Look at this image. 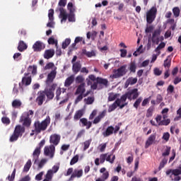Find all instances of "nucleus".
<instances>
[{
	"label": "nucleus",
	"instance_id": "nucleus-46",
	"mask_svg": "<svg viewBox=\"0 0 181 181\" xmlns=\"http://www.w3.org/2000/svg\"><path fill=\"white\" fill-rule=\"evenodd\" d=\"M91 139H90L89 140H86L83 142V151H87V149L90 148V145H91Z\"/></svg>",
	"mask_w": 181,
	"mask_h": 181
},
{
	"label": "nucleus",
	"instance_id": "nucleus-61",
	"mask_svg": "<svg viewBox=\"0 0 181 181\" xmlns=\"http://www.w3.org/2000/svg\"><path fill=\"white\" fill-rule=\"evenodd\" d=\"M33 110H29L28 112H24L22 115L24 117H27V118H30V115H33Z\"/></svg>",
	"mask_w": 181,
	"mask_h": 181
},
{
	"label": "nucleus",
	"instance_id": "nucleus-38",
	"mask_svg": "<svg viewBox=\"0 0 181 181\" xmlns=\"http://www.w3.org/2000/svg\"><path fill=\"white\" fill-rule=\"evenodd\" d=\"M167 163H168V158H163L158 166V170H162V169L165 168Z\"/></svg>",
	"mask_w": 181,
	"mask_h": 181
},
{
	"label": "nucleus",
	"instance_id": "nucleus-54",
	"mask_svg": "<svg viewBox=\"0 0 181 181\" xmlns=\"http://www.w3.org/2000/svg\"><path fill=\"white\" fill-rule=\"evenodd\" d=\"M107 155H108V153L100 154V163H104L107 159Z\"/></svg>",
	"mask_w": 181,
	"mask_h": 181
},
{
	"label": "nucleus",
	"instance_id": "nucleus-14",
	"mask_svg": "<svg viewBox=\"0 0 181 181\" xmlns=\"http://www.w3.org/2000/svg\"><path fill=\"white\" fill-rule=\"evenodd\" d=\"M19 122L22 124L23 128H30V125H32V118L27 117L26 116H24L22 115L20 117Z\"/></svg>",
	"mask_w": 181,
	"mask_h": 181
},
{
	"label": "nucleus",
	"instance_id": "nucleus-13",
	"mask_svg": "<svg viewBox=\"0 0 181 181\" xmlns=\"http://www.w3.org/2000/svg\"><path fill=\"white\" fill-rule=\"evenodd\" d=\"M55 152H56V147L53 144H51L49 146H46L44 148L45 156H48V158H49L50 159H53L54 158Z\"/></svg>",
	"mask_w": 181,
	"mask_h": 181
},
{
	"label": "nucleus",
	"instance_id": "nucleus-40",
	"mask_svg": "<svg viewBox=\"0 0 181 181\" xmlns=\"http://www.w3.org/2000/svg\"><path fill=\"white\" fill-rule=\"evenodd\" d=\"M142 100H143L142 97H139L136 99V101L133 105L134 107L136 108V110H138V107L141 105V103H142Z\"/></svg>",
	"mask_w": 181,
	"mask_h": 181
},
{
	"label": "nucleus",
	"instance_id": "nucleus-16",
	"mask_svg": "<svg viewBox=\"0 0 181 181\" xmlns=\"http://www.w3.org/2000/svg\"><path fill=\"white\" fill-rule=\"evenodd\" d=\"M60 139H61L60 135L54 134L50 136L49 142L50 144H52L54 146H57V145L60 144Z\"/></svg>",
	"mask_w": 181,
	"mask_h": 181
},
{
	"label": "nucleus",
	"instance_id": "nucleus-45",
	"mask_svg": "<svg viewBox=\"0 0 181 181\" xmlns=\"http://www.w3.org/2000/svg\"><path fill=\"white\" fill-rule=\"evenodd\" d=\"M71 43V40L70 38H66L63 42L62 47L63 49H66V47Z\"/></svg>",
	"mask_w": 181,
	"mask_h": 181
},
{
	"label": "nucleus",
	"instance_id": "nucleus-1",
	"mask_svg": "<svg viewBox=\"0 0 181 181\" xmlns=\"http://www.w3.org/2000/svg\"><path fill=\"white\" fill-rule=\"evenodd\" d=\"M50 116H47L46 118L42 120H35L33 124L34 129L32 130V132H35L36 135H39L41 132H45L47 129V127L50 125Z\"/></svg>",
	"mask_w": 181,
	"mask_h": 181
},
{
	"label": "nucleus",
	"instance_id": "nucleus-15",
	"mask_svg": "<svg viewBox=\"0 0 181 181\" xmlns=\"http://www.w3.org/2000/svg\"><path fill=\"white\" fill-rule=\"evenodd\" d=\"M155 141H156V134H151L147 139L145 144V148L148 149L151 146V145H153L155 144Z\"/></svg>",
	"mask_w": 181,
	"mask_h": 181
},
{
	"label": "nucleus",
	"instance_id": "nucleus-63",
	"mask_svg": "<svg viewBox=\"0 0 181 181\" xmlns=\"http://www.w3.org/2000/svg\"><path fill=\"white\" fill-rule=\"evenodd\" d=\"M170 138V134H169V132H165V133L163 134V139H164V141L168 142V141H169Z\"/></svg>",
	"mask_w": 181,
	"mask_h": 181
},
{
	"label": "nucleus",
	"instance_id": "nucleus-23",
	"mask_svg": "<svg viewBox=\"0 0 181 181\" xmlns=\"http://www.w3.org/2000/svg\"><path fill=\"white\" fill-rule=\"evenodd\" d=\"M100 173H102L100 179H103V180L105 181L108 179V177H110V172L107 170V168H100Z\"/></svg>",
	"mask_w": 181,
	"mask_h": 181
},
{
	"label": "nucleus",
	"instance_id": "nucleus-51",
	"mask_svg": "<svg viewBox=\"0 0 181 181\" xmlns=\"http://www.w3.org/2000/svg\"><path fill=\"white\" fill-rule=\"evenodd\" d=\"M170 124V119H163L158 123L159 126L165 125V127Z\"/></svg>",
	"mask_w": 181,
	"mask_h": 181
},
{
	"label": "nucleus",
	"instance_id": "nucleus-21",
	"mask_svg": "<svg viewBox=\"0 0 181 181\" xmlns=\"http://www.w3.org/2000/svg\"><path fill=\"white\" fill-rule=\"evenodd\" d=\"M105 115H107V110H104L93 119V124H96L101 122V119H103Z\"/></svg>",
	"mask_w": 181,
	"mask_h": 181
},
{
	"label": "nucleus",
	"instance_id": "nucleus-24",
	"mask_svg": "<svg viewBox=\"0 0 181 181\" xmlns=\"http://www.w3.org/2000/svg\"><path fill=\"white\" fill-rule=\"evenodd\" d=\"M121 103H122L121 98L120 99H117L113 104L109 106L108 112H112V111H114L117 108V105H119Z\"/></svg>",
	"mask_w": 181,
	"mask_h": 181
},
{
	"label": "nucleus",
	"instance_id": "nucleus-9",
	"mask_svg": "<svg viewBox=\"0 0 181 181\" xmlns=\"http://www.w3.org/2000/svg\"><path fill=\"white\" fill-rule=\"evenodd\" d=\"M56 76H57V67L54 66L52 71L47 74V79L45 80L46 87H50L53 84Z\"/></svg>",
	"mask_w": 181,
	"mask_h": 181
},
{
	"label": "nucleus",
	"instance_id": "nucleus-47",
	"mask_svg": "<svg viewBox=\"0 0 181 181\" xmlns=\"http://www.w3.org/2000/svg\"><path fill=\"white\" fill-rule=\"evenodd\" d=\"M53 177V170H48L47 174L45 175V179H47L48 180H52Z\"/></svg>",
	"mask_w": 181,
	"mask_h": 181
},
{
	"label": "nucleus",
	"instance_id": "nucleus-34",
	"mask_svg": "<svg viewBox=\"0 0 181 181\" xmlns=\"http://www.w3.org/2000/svg\"><path fill=\"white\" fill-rule=\"evenodd\" d=\"M32 168V160H28L27 163L25 164L23 172L27 173Z\"/></svg>",
	"mask_w": 181,
	"mask_h": 181
},
{
	"label": "nucleus",
	"instance_id": "nucleus-31",
	"mask_svg": "<svg viewBox=\"0 0 181 181\" xmlns=\"http://www.w3.org/2000/svg\"><path fill=\"white\" fill-rule=\"evenodd\" d=\"M73 83H74V76L71 75L65 80L64 87H70Z\"/></svg>",
	"mask_w": 181,
	"mask_h": 181
},
{
	"label": "nucleus",
	"instance_id": "nucleus-43",
	"mask_svg": "<svg viewBox=\"0 0 181 181\" xmlns=\"http://www.w3.org/2000/svg\"><path fill=\"white\" fill-rule=\"evenodd\" d=\"M13 59L15 62H21V60H22V54L20 52L15 53L13 56Z\"/></svg>",
	"mask_w": 181,
	"mask_h": 181
},
{
	"label": "nucleus",
	"instance_id": "nucleus-56",
	"mask_svg": "<svg viewBox=\"0 0 181 181\" xmlns=\"http://www.w3.org/2000/svg\"><path fill=\"white\" fill-rule=\"evenodd\" d=\"M129 70L132 73H135V71H136V64H135V62H131Z\"/></svg>",
	"mask_w": 181,
	"mask_h": 181
},
{
	"label": "nucleus",
	"instance_id": "nucleus-59",
	"mask_svg": "<svg viewBox=\"0 0 181 181\" xmlns=\"http://www.w3.org/2000/svg\"><path fill=\"white\" fill-rule=\"evenodd\" d=\"M54 64L53 62H49L48 64H46V66H45V70H49L50 69H54Z\"/></svg>",
	"mask_w": 181,
	"mask_h": 181
},
{
	"label": "nucleus",
	"instance_id": "nucleus-48",
	"mask_svg": "<svg viewBox=\"0 0 181 181\" xmlns=\"http://www.w3.org/2000/svg\"><path fill=\"white\" fill-rule=\"evenodd\" d=\"M47 163V160L45 158H42L40 163H38V169H42L45 165Z\"/></svg>",
	"mask_w": 181,
	"mask_h": 181
},
{
	"label": "nucleus",
	"instance_id": "nucleus-8",
	"mask_svg": "<svg viewBox=\"0 0 181 181\" xmlns=\"http://www.w3.org/2000/svg\"><path fill=\"white\" fill-rule=\"evenodd\" d=\"M45 144H46V140L42 139L38 144V147H37L33 153L34 165H36L39 161V156H40V150L43 146H45Z\"/></svg>",
	"mask_w": 181,
	"mask_h": 181
},
{
	"label": "nucleus",
	"instance_id": "nucleus-32",
	"mask_svg": "<svg viewBox=\"0 0 181 181\" xmlns=\"http://www.w3.org/2000/svg\"><path fill=\"white\" fill-rule=\"evenodd\" d=\"M11 105L13 108H21V107H22V101H21V100L16 99L13 100Z\"/></svg>",
	"mask_w": 181,
	"mask_h": 181
},
{
	"label": "nucleus",
	"instance_id": "nucleus-2",
	"mask_svg": "<svg viewBox=\"0 0 181 181\" xmlns=\"http://www.w3.org/2000/svg\"><path fill=\"white\" fill-rule=\"evenodd\" d=\"M89 94H91V90H87L86 93V83H81L74 93V95H78L75 99L74 104L77 105L78 103L83 100V98L88 97Z\"/></svg>",
	"mask_w": 181,
	"mask_h": 181
},
{
	"label": "nucleus",
	"instance_id": "nucleus-10",
	"mask_svg": "<svg viewBox=\"0 0 181 181\" xmlns=\"http://www.w3.org/2000/svg\"><path fill=\"white\" fill-rule=\"evenodd\" d=\"M56 87H57V83H52L49 86V88L46 86L45 89L42 90L47 100H53L54 98V90H56Z\"/></svg>",
	"mask_w": 181,
	"mask_h": 181
},
{
	"label": "nucleus",
	"instance_id": "nucleus-26",
	"mask_svg": "<svg viewBox=\"0 0 181 181\" xmlns=\"http://www.w3.org/2000/svg\"><path fill=\"white\" fill-rule=\"evenodd\" d=\"M72 70L75 74H77L81 70V63H80V61L73 64Z\"/></svg>",
	"mask_w": 181,
	"mask_h": 181
},
{
	"label": "nucleus",
	"instance_id": "nucleus-33",
	"mask_svg": "<svg viewBox=\"0 0 181 181\" xmlns=\"http://www.w3.org/2000/svg\"><path fill=\"white\" fill-rule=\"evenodd\" d=\"M154 112H155V106H150L146 111V117L147 118H151V117L153 115Z\"/></svg>",
	"mask_w": 181,
	"mask_h": 181
},
{
	"label": "nucleus",
	"instance_id": "nucleus-6",
	"mask_svg": "<svg viewBox=\"0 0 181 181\" xmlns=\"http://www.w3.org/2000/svg\"><path fill=\"white\" fill-rule=\"evenodd\" d=\"M104 87H108V80L100 77H98L96 81L90 86L91 90H103Z\"/></svg>",
	"mask_w": 181,
	"mask_h": 181
},
{
	"label": "nucleus",
	"instance_id": "nucleus-37",
	"mask_svg": "<svg viewBox=\"0 0 181 181\" xmlns=\"http://www.w3.org/2000/svg\"><path fill=\"white\" fill-rule=\"evenodd\" d=\"M67 8L69 11V13H74L76 12V6L73 5L71 2L68 4Z\"/></svg>",
	"mask_w": 181,
	"mask_h": 181
},
{
	"label": "nucleus",
	"instance_id": "nucleus-35",
	"mask_svg": "<svg viewBox=\"0 0 181 181\" xmlns=\"http://www.w3.org/2000/svg\"><path fill=\"white\" fill-rule=\"evenodd\" d=\"M169 57H170V56L167 57L166 59L164 61V63H163V66L166 69H170V66L172 64V60L169 59Z\"/></svg>",
	"mask_w": 181,
	"mask_h": 181
},
{
	"label": "nucleus",
	"instance_id": "nucleus-60",
	"mask_svg": "<svg viewBox=\"0 0 181 181\" xmlns=\"http://www.w3.org/2000/svg\"><path fill=\"white\" fill-rule=\"evenodd\" d=\"M116 99H117V94H114L112 93H109L108 101H114Z\"/></svg>",
	"mask_w": 181,
	"mask_h": 181
},
{
	"label": "nucleus",
	"instance_id": "nucleus-64",
	"mask_svg": "<svg viewBox=\"0 0 181 181\" xmlns=\"http://www.w3.org/2000/svg\"><path fill=\"white\" fill-rule=\"evenodd\" d=\"M43 175H45V172H40L35 176V180L40 181L42 180V177H43Z\"/></svg>",
	"mask_w": 181,
	"mask_h": 181
},
{
	"label": "nucleus",
	"instance_id": "nucleus-19",
	"mask_svg": "<svg viewBox=\"0 0 181 181\" xmlns=\"http://www.w3.org/2000/svg\"><path fill=\"white\" fill-rule=\"evenodd\" d=\"M45 47H46V46L41 41H36L33 45L34 52H42Z\"/></svg>",
	"mask_w": 181,
	"mask_h": 181
},
{
	"label": "nucleus",
	"instance_id": "nucleus-50",
	"mask_svg": "<svg viewBox=\"0 0 181 181\" xmlns=\"http://www.w3.org/2000/svg\"><path fill=\"white\" fill-rule=\"evenodd\" d=\"M53 15H54V10L50 9L49 11L48 17H49V20L51 22H53V21H54V17L53 16Z\"/></svg>",
	"mask_w": 181,
	"mask_h": 181
},
{
	"label": "nucleus",
	"instance_id": "nucleus-20",
	"mask_svg": "<svg viewBox=\"0 0 181 181\" xmlns=\"http://www.w3.org/2000/svg\"><path fill=\"white\" fill-rule=\"evenodd\" d=\"M158 36H160V30H156L153 33L152 38H151V42L153 43H156V45H159V38Z\"/></svg>",
	"mask_w": 181,
	"mask_h": 181
},
{
	"label": "nucleus",
	"instance_id": "nucleus-12",
	"mask_svg": "<svg viewBox=\"0 0 181 181\" xmlns=\"http://www.w3.org/2000/svg\"><path fill=\"white\" fill-rule=\"evenodd\" d=\"M30 73H25L24 76L22 78L21 83H19V88L23 91V86L28 87L32 83V76H29Z\"/></svg>",
	"mask_w": 181,
	"mask_h": 181
},
{
	"label": "nucleus",
	"instance_id": "nucleus-57",
	"mask_svg": "<svg viewBox=\"0 0 181 181\" xmlns=\"http://www.w3.org/2000/svg\"><path fill=\"white\" fill-rule=\"evenodd\" d=\"M62 95V88H58L56 90V100L57 101H59L60 100V95Z\"/></svg>",
	"mask_w": 181,
	"mask_h": 181
},
{
	"label": "nucleus",
	"instance_id": "nucleus-41",
	"mask_svg": "<svg viewBox=\"0 0 181 181\" xmlns=\"http://www.w3.org/2000/svg\"><path fill=\"white\" fill-rule=\"evenodd\" d=\"M173 13L175 18H179L180 16V8L179 7H174L173 8Z\"/></svg>",
	"mask_w": 181,
	"mask_h": 181
},
{
	"label": "nucleus",
	"instance_id": "nucleus-28",
	"mask_svg": "<svg viewBox=\"0 0 181 181\" xmlns=\"http://www.w3.org/2000/svg\"><path fill=\"white\" fill-rule=\"evenodd\" d=\"M17 49L18 52H25L28 49V45L23 40H20Z\"/></svg>",
	"mask_w": 181,
	"mask_h": 181
},
{
	"label": "nucleus",
	"instance_id": "nucleus-58",
	"mask_svg": "<svg viewBox=\"0 0 181 181\" xmlns=\"http://www.w3.org/2000/svg\"><path fill=\"white\" fill-rule=\"evenodd\" d=\"M74 16V13H69V14L68 15V21L69 22H76V18Z\"/></svg>",
	"mask_w": 181,
	"mask_h": 181
},
{
	"label": "nucleus",
	"instance_id": "nucleus-7",
	"mask_svg": "<svg viewBox=\"0 0 181 181\" xmlns=\"http://www.w3.org/2000/svg\"><path fill=\"white\" fill-rule=\"evenodd\" d=\"M157 13L158 8H156V6L151 7L150 10L146 12V14L147 23L151 25L155 21V19H156Z\"/></svg>",
	"mask_w": 181,
	"mask_h": 181
},
{
	"label": "nucleus",
	"instance_id": "nucleus-49",
	"mask_svg": "<svg viewBox=\"0 0 181 181\" xmlns=\"http://www.w3.org/2000/svg\"><path fill=\"white\" fill-rule=\"evenodd\" d=\"M16 169L14 168L13 173H11V175H8V176L7 177L8 180V181H13V180H15V176H16Z\"/></svg>",
	"mask_w": 181,
	"mask_h": 181
},
{
	"label": "nucleus",
	"instance_id": "nucleus-55",
	"mask_svg": "<svg viewBox=\"0 0 181 181\" xmlns=\"http://www.w3.org/2000/svg\"><path fill=\"white\" fill-rule=\"evenodd\" d=\"M78 162V155H76L73 157V158L70 161V165L73 166V165H75V163H77Z\"/></svg>",
	"mask_w": 181,
	"mask_h": 181
},
{
	"label": "nucleus",
	"instance_id": "nucleus-5",
	"mask_svg": "<svg viewBox=\"0 0 181 181\" xmlns=\"http://www.w3.org/2000/svg\"><path fill=\"white\" fill-rule=\"evenodd\" d=\"M25 129L22 125H16L12 135L10 136V142H16L19 137L22 136L25 134Z\"/></svg>",
	"mask_w": 181,
	"mask_h": 181
},
{
	"label": "nucleus",
	"instance_id": "nucleus-3",
	"mask_svg": "<svg viewBox=\"0 0 181 181\" xmlns=\"http://www.w3.org/2000/svg\"><path fill=\"white\" fill-rule=\"evenodd\" d=\"M83 115H84V110H79L75 112L74 119V121H78L79 119V122L82 124V127H86V129H90L93 127V122L88 121L86 117L81 118Z\"/></svg>",
	"mask_w": 181,
	"mask_h": 181
},
{
	"label": "nucleus",
	"instance_id": "nucleus-36",
	"mask_svg": "<svg viewBox=\"0 0 181 181\" xmlns=\"http://www.w3.org/2000/svg\"><path fill=\"white\" fill-rule=\"evenodd\" d=\"M82 54H85L87 57H94L95 56V52L92 50L91 52H87L86 49H83L82 50Z\"/></svg>",
	"mask_w": 181,
	"mask_h": 181
},
{
	"label": "nucleus",
	"instance_id": "nucleus-11",
	"mask_svg": "<svg viewBox=\"0 0 181 181\" xmlns=\"http://www.w3.org/2000/svg\"><path fill=\"white\" fill-rule=\"evenodd\" d=\"M114 74L110 75L111 78H119V77H122L127 74V65H123L118 68L117 69H115L113 71Z\"/></svg>",
	"mask_w": 181,
	"mask_h": 181
},
{
	"label": "nucleus",
	"instance_id": "nucleus-29",
	"mask_svg": "<svg viewBox=\"0 0 181 181\" xmlns=\"http://www.w3.org/2000/svg\"><path fill=\"white\" fill-rule=\"evenodd\" d=\"M165 174L167 176H169V175H173L174 176H179V175H181L180 171L179 169H169L165 172Z\"/></svg>",
	"mask_w": 181,
	"mask_h": 181
},
{
	"label": "nucleus",
	"instance_id": "nucleus-52",
	"mask_svg": "<svg viewBox=\"0 0 181 181\" xmlns=\"http://www.w3.org/2000/svg\"><path fill=\"white\" fill-rule=\"evenodd\" d=\"M1 122L5 125H9L11 124V119L8 117H3L1 118Z\"/></svg>",
	"mask_w": 181,
	"mask_h": 181
},
{
	"label": "nucleus",
	"instance_id": "nucleus-39",
	"mask_svg": "<svg viewBox=\"0 0 181 181\" xmlns=\"http://www.w3.org/2000/svg\"><path fill=\"white\" fill-rule=\"evenodd\" d=\"M94 101H95L94 96L88 97L87 98L84 99V103L85 104H86V105H91V104H93Z\"/></svg>",
	"mask_w": 181,
	"mask_h": 181
},
{
	"label": "nucleus",
	"instance_id": "nucleus-42",
	"mask_svg": "<svg viewBox=\"0 0 181 181\" xmlns=\"http://www.w3.org/2000/svg\"><path fill=\"white\" fill-rule=\"evenodd\" d=\"M28 71L31 72L32 74L35 75L37 71V66H36V65L29 66L28 68Z\"/></svg>",
	"mask_w": 181,
	"mask_h": 181
},
{
	"label": "nucleus",
	"instance_id": "nucleus-4",
	"mask_svg": "<svg viewBox=\"0 0 181 181\" xmlns=\"http://www.w3.org/2000/svg\"><path fill=\"white\" fill-rule=\"evenodd\" d=\"M139 91L138 90V88H133L131 90H129L127 92H126L124 95L121 96V100L122 103H125L127 100L129 101H132V100H136L139 97Z\"/></svg>",
	"mask_w": 181,
	"mask_h": 181
},
{
	"label": "nucleus",
	"instance_id": "nucleus-25",
	"mask_svg": "<svg viewBox=\"0 0 181 181\" xmlns=\"http://www.w3.org/2000/svg\"><path fill=\"white\" fill-rule=\"evenodd\" d=\"M53 56H54V49H50L45 51L44 59H47V60H49V59H52Z\"/></svg>",
	"mask_w": 181,
	"mask_h": 181
},
{
	"label": "nucleus",
	"instance_id": "nucleus-18",
	"mask_svg": "<svg viewBox=\"0 0 181 181\" xmlns=\"http://www.w3.org/2000/svg\"><path fill=\"white\" fill-rule=\"evenodd\" d=\"M45 100H46V95L45 92H43V90L39 91L37 93L36 103L38 104V105H42L43 103L45 102Z\"/></svg>",
	"mask_w": 181,
	"mask_h": 181
},
{
	"label": "nucleus",
	"instance_id": "nucleus-22",
	"mask_svg": "<svg viewBox=\"0 0 181 181\" xmlns=\"http://www.w3.org/2000/svg\"><path fill=\"white\" fill-rule=\"evenodd\" d=\"M138 82V78L129 77L125 82L124 87L125 88H128L129 86H134V84H136Z\"/></svg>",
	"mask_w": 181,
	"mask_h": 181
},
{
	"label": "nucleus",
	"instance_id": "nucleus-62",
	"mask_svg": "<svg viewBox=\"0 0 181 181\" xmlns=\"http://www.w3.org/2000/svg\"><path fill=\"white\" fill-rule=\"evenodd\" d=\"M83 81H84V78L83 77V76H78L76 78V83L83 84Z\"/></svg>",
	"mask_w": 181,
	"mask_h": 181
},
{
	"label": "nucleus",
	"instance_id": "nucleus-53",
	"mask_svg": "<svg viewBox=\"0 0 181 181\" xmlns=\"http://www.w3.org/2000/svg\"><path fill=\"white\" fill-rule=\"evenodd\" d=\"M170 146H166L165 151L162 153V156H169L170 155Z\"/></svg>",
	"mask_w": 181,
	"mask_h": 181
},
{
	"label": "nucleus",
	"instance_id": "nucleus-17",
	"mask_svg": "<svg viewBox=\"0 0 181 181\" xmlns=\"http://www.w3.org/2000/svg\"><path fill=\"white\" fill-rule=\"evenodd\" d=\"M83 177V169H74L73 173L69 177V180H74L77 177V179H80V177Z\"/></svg>",
	"mask_w": 181,
	"mask_h": 181
},
{
	"label": "nucleus",
	"instance_id": "nucleus-30",
	"mask_svg": "<svg viewBox=\"0 0 181 181\" xmlns=\"http://www.w3.org/2000/svg\"><path fill=\"white\" fill-rule=\"evenodd\" d=\"M59 12H60L59 16L62 18L61 22H63V21H67L68 16H67V13L66 12V10H64V8H60Z\"/></svg>",
	"mask_w": 181,
	"mask_h": 181
},
{
	"label": "nucleus",
	"instance_id": "nucleus-27",
	"mask_svg": "<svg viewBox=\"0 0 181 181\" xmlns=\"http://www.w3.org/2000/svg\"><path fill=\"white\" fill-rule=\"evenodd\" d=\"M114 134V127L109 126L105 132H103V135L105 138L110 136Z\"/></svg>",
	"mask_w": 181,
	"mask_h": 181
},
{
	"label": "nucleus",
	"instance_id": "nucleus-44",
	"mask_svg": "<svg viewBox=\"0 0 181 181\" xmlns=\"http://www.w3.org/2000/svg\"><path fill=\"white\" fill-rule=\"evenodd\" d=\"M48 45H55V47H57V40H54V37H51L47 40Z\"/></svg>",
	"mask_w": 181,
	"mask_h": 181
}]
</instances>
